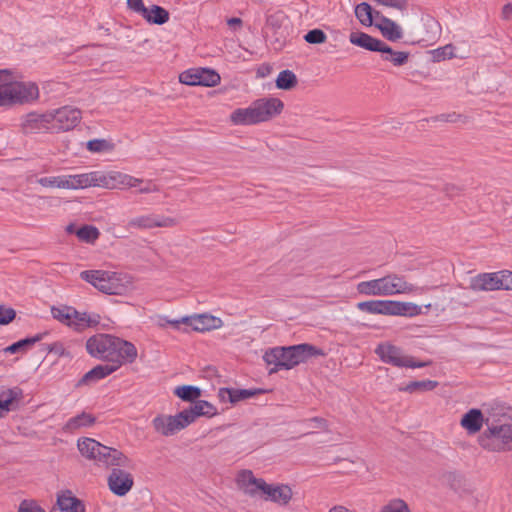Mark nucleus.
I'll use <instances>...</instances> for the list:
<instances>
[{
    "label": "nucleus",
    "instance_id": "1",
    "mask_svg": "<svg viewBox=\"0 0 512 512\" xmlns=\"http://www.w3.org/2000/svg\"><path fill=\"white\" fill-rule=\"evenodd\" d=\"M356 290L363 296L389 297L395 295L422 294L424 289L408 282L405 276L390 273L381 278L361 281Z\"/></svg>",
    "mask_w": 512,
    "mask_h": 512
},
{
    "label": "nucleus",
    "instance_id": "2",
    "mask_svg": "<svg viewBox=\"0 0 512 512\" xmlns=\"http://www.w3.org/2000/svg\"><path fill=\"white\" fill-rule=\"evenodd\" d=\"M321 350L310 344H299L288 347H274L267 350L263 356L267 365H274L270 373L281 369L290 370L309 357L322 355Z\"/></svg>",
    "mask_w": 512,
    "mask_h": 512
},
{
    "label": "nucleus",
    "instance_id": "3",
    "mask_svg": "<svg viewBox=\"0 0 512 512\" xmlns=\"http://www.w3.org/2000/svg\"><path fill=\"white\" fill-rule=\"evenodd\" d=\"M77 446L82 456L107 467L131 466V460L121 451L105 446L92 438L79 439Z\"/></svg>",
    "mask_w": 512,
    "mask_h": 512
},
{
    "label": "nucleus",
    "instance_id": "4",
    "mask_svg": "<svg viewBox=\"0 0 512 512\" xmlns=\"http://www.w3.org/2000/svg\"><path fill=\"white\" fill-rule=\"evenodd\" d=\"M80 278L99 291L110 295H121L131 286L129 276L113 271L86 270L80 273Z\"/></svg>",
    "mask_w": 512,
    "mask_h": 512
},
{
    "label": "nucleus",
    "instance_id": "5",
    "mask_svg": "<svg viewBox=\"0 0 512 512\" xmlns=\"http://www.w3.org/2000/svg\"><path fill=\"white\" fill-rule=\"evenodd\" d=\"M374 352L383 363L397 368H423L431 364V361H418L405 354L402 348L389 341L379 343Z\"/></svg>",
    "mask_w": 512,
    "mask_h": 512
},
{
    "label": "nucleus",
    "instance_id": "6",
    "mask_svg": "<svg viewBox=\"0 0 512 512\" xmlns=\"http://www.w3.org/2000/svg\"><path fill=\"white\" fill-rule=\"evenodd\" d=\"M480 444L484 449L500 452L512 449V424L488 425Z\"/></svg>",
    "mask_w": 512,
    "mask_h": 512
},
{
    "label": "nucleus",
    "instance_id": "7",
    "mask_svg": "<svg viewBox=\"0 0 512 512\" xmlns=\"http://www.w3.org/2000/svg\"><path fill=\"white\" fill-rule=\"evenodd\" d=\"M93 187L105 189H131L138 187L141 180L134 176L119 171L100 172L92 171Z\"/></svg>",
    "mask_w": 512,
    "mask_h": 512
},
{
    "label": "nucleus",
    "instance_id": "8",
    "mask_svg": "<svg viewBox=\"0 0 512 512\" xmlns=\"http://www.w3.org/2000/svg\"><path fill=\"white\" fill-rule=\"evenodd\" d=\"M116 336L97 334L86 342L87 352L95 358L113 361L115 358Z\"/></svg>",
    "mask_w": 512,
    "mask_h": 512
},
{
    "label": "nucleus",
    "instance_id": "9",
    "mask_svg": "<svg viewBox=\"0 0 512 512\" xmlns=\"http://www.w3.org/2000/svg\"><path fill=\"white\" fill-rule=\"evenodd\" d=\"M49 114L52 118V133L71 130L79 124L82 118L81 111L71 106L51 110Z\"/></svg>",
    "mask_w": 512,
    "mask_h": 512
},
{
    "label": "nucleus",
    "instance_id": "10",
    "mask_svg": "<svg viewBox=\"0 0 512 512\" xmlns=\"http://www.w3.org/2000/svg\"><path fill=\"white\" fill-rule=\"evenodd\" d=\"M154 430L163 436H172L189 426L183 412L176 415H158L152 420Z\"/></svg>",
    "mask_w": 512,
    "mask_h": 512
},
{
    "label": "nucleus",
    "instance_id": "11",
    "mask_svg": "<svg viewBox=\"0 0 512 512\" xmlns=\"http://www.w3.org/2000/svg\"><path fill=\"white\" fill-rule=\"evenodd\" d=\"M179 80L181 83L190 86H216L219 84L221 78L219 74L209 68H195L184 71L180 74Z\"/></svg>",
    "mask_w": 512,
    "mask_h": 512
},
{
    "label": "nucleus",
    "instance_id": "12",
    "mask_svg": "<svg viewBox=\"0 0 512 512\" xmlns=\"http://www.w3.org/2000/svg\"><path fill=\"white\" fill-rule=\"evenodd\" d=\"M283 102L277 98H262L251 103L256 123L266 122L283 110Z\"/></svg>",
    "mask_w": 512,
    "mask_h": 512
},
{
    "label": "nucleus",
    "instance_id": "13",
    "mask_svg": "<svg viewBox=\"0 0 512 512\" xmlns=\"http://www.w3.org/2000/svg\"><path fill=\"white\" fill-rule=\"evenodd\" d=\"M176 224L177 221L172 217L149 213L130 219L128 227L135 229L171 228Z\"/></svg>",
    "mask_w": 512,
    "mask_h": 512
},
{
    "label": "nucleus",
    "instance_id": "14",
    "mask_svg": "<svg viewBox=\"0 0 512 512\" xmlns=\"http://www.w3.org/2000/svg\"><path fill=\"white\" fill-rule=\"evenodd\" d=\"M13 105H23L36 101L39 98V88L31 81H17L12 74Z\"/></svg>",
    "mask_w": 512,
    "mask_h": 512
},
{
    "label": "nucleus",
    "instance_id": "15",
    "mask_svg": "<svg viewBox=\"0 0 512 512\" xmlns=\"http://www.w3.org/2000/svg\"><path fill=\"white\" fill-rule=\"evenodd\" d=\"M114 467L108 475L107 484L113 494L122 497L132 489L134 479L132 474L121 469L122 467Z\"/></svg>",
    "mask_w": 512,
    "mask_h": 512
},
{
    "label": "nucleus",
    "instance_id": "16",
    "mask_svg": "<svg viewBox=\"0 0 512 512\" xmlns=\"http://www.w3.org/2000/svg\"><path fill=\"white\" fill-rule=\"evenodd\" d=\"M51 114L49 111L45 113L30 112L22 117L21 127L22 130L27 134L51 132Z\"/></svg>",
    "mask_w": 512,
    "mask_h": 512
},
{
    "label": "nucleus",
    "instance_id": "17",
    "mask_svg": "<svg viewBox=\"0 0 512 512\" xmlns=\"http://www.w3.org/2000/svg\"><path fill=\"white\" fill-rule=\"evenodd\" d=\"M236 483L240 490L252 497L262 496L266 482L256 478L251 470H241L236 476Z\"/></svg>",
    "mask_w": 512,
    "mask_h": 512
},
{
    "label": "nucleus",
    "instance_id": "18",
    "mask_svg": "<svg viewBox=\"0 0 512 512\" xmlns=\"http://www.w3.org/2000/svg\"><path fill=\"white\" fill-rule=\"evenodd\" d=\"M23 398V391L21 388L15 387H0V418L5 417L11 411H15L20 401Z\"/></svg>",
    "mask_w": 512,
    "mask_h": 512
},
{
    "label": "nucleus",
    "instance_id": "19",
    "mask_svg": "<svg viewBox=\"0 0 512 512\" xmlns=\"http://www.w3.org/2000/svg\"><path fill=\"white\" fill-rule=\"evenodd\" d=\"M186 326L193 331L205 332L222 327V320L208 314H196L192 316H184Z\"/></svg>",
    "mask_w": 512,
    "mask_h": 512
},
{
    "label": "nucleus",
    "instance_id": "20",
    "mask_svg": "<svg viewBox=\"0 0 512 512\" xmlns=\"http://www.w3.org/2000/svg\"><path fill=\"white\" fill-rule=\"evenodd\" d=\"M183 414L188 424L193 423L198 417L211 418L217 414L216 407L206 400H197L189 408L184 409Z\"/></svg>",
    "mask_w": 512,
    "mask_h": 512
},
{
    "label": "nucleus",
    "instance_id": "21",
    "mask_svg": "<svg viewBox=\"0 0 512 512\" xmlns=\"http://www.w3.org/2000/svg\"><path fill=\"white\" fill-rule=\"evenodd\" d=\"M262 497L267 501H272L279 505H286L292 498V490L287 485L266 483Z\"/></svg>",
    "mask_w": 512,
    "mask_h": 512
},
{
    "label": "nucleus",
    "instance_id": "22",
    "mask_svg": "<svg viewBox=\"0 0 512 512\" xmlns=\"http://www.w3.org/2000/svg\"><path fill=\"white\" fill-rule=\"evenodd\" d=\"M138 356L137 348L129 341L116 337L114 364L133 363Z\"/></svg>",
    "mask_w": 512,
    "mask_h": 512
},
{
    "label": "nucleus",
    "instance_id": "23",
    "mask_svg": "<svg viewBox=\"0 0 512 512\" xmlns=\"http://www.w3.org/2000/svg\"><path fill=\"white\" fill-rule=\"evenodd\" d=\"M499 272L481 273L473 277L470 287L474 291H495L500 290Z\"/></svg>",
    "mask_w": 512,
    "mask_h": 512
},
{
    "label": "nucleus",
    "instance_id": "24",
    "mask_svg": "<svg viewBox=\"0 0 512 512\" xmlns=\"http://www.w3.org/2000/svg\"><path fill=\"white\" fill-rule=\"evenodd\" d=\"M100 320L101 317L97 313L80 312L74 308L70 327L81 332L87 328L96 327L100 323Z\"/></svg>",
    "mask_w": 512,
    "mask_h": 512
},
{
    "label": "nucleus",
    "instance_id": "25",
    "mask_svg": "<svg viewBox=\"0 0 512 512\" xmlns=\"http://www.w3.org/2000/svg\"><path fill=\"white\" fill-rule=\"evenodd\" d=\"M93 187L92 172L82 174H63L62 189L80 190Z\"/></svg>",
    "mask_w": 512,
    "mask_h": 512
},
{
    "label": "nucleus",
    "instance_id": "26",
    "mask_svg": "<svg viewBox=\"0 0 512 512\" xmlns=\"http://www.w3.org/2000/svg\"><path fill=\"white\" fill-rule=\"evenodd\" d=\"M422 314V307L413 302L390 300V316L415 317Z\"/></svg>",
    "mask_w": 512,
    "mask_h": 512
},
{
    "label": "nucleus",
    "instance_id": "27",
    "mask_svg": "<svg viewBox=\"0 0 512 512\" xmlns=\"http://www.w3.org/2000/svg\"><path fill=\"white\" fill-rule=\"evenodd\" d=\"M12 73L0 70V107L13 106Z\"/></svg>",
    "mask_w": 512,
    "mask_h": 512
},
{
    "label": "nucleus",
    "instance_id": "28",
    "mask_svg": "<svg viewBox=\"0 0 512 512\" xmlns=\"http://www.w3.org/2000/svg\"><path fill=\"white\" fill-rule=\"evenodd\" d=\"M53 510L62 512H84V506L70 491H65L58 495L57 505Z\"/></svg>",
    "mask_w": 512,
    "mask_h": 512
},
{
    "label": "nucleus",
    "instance_id": "29",
    "mask_svg": "<svg viewBox=\"0 0 512 512\" xmlns=\"http://www.w3.org/2000/svg\"><path fill=\"white\" fill-rule=\"evenodd\" d=\"M376 26L381 31L382 35L390 41H397L403 37V31L400 25L387 17L381 16Z\"/></svg>",
    "mask_w": 512,
    "mask_h": 512
},
{
    "label": "nucleus",
    "instance_id": "30",
    "mask_svg": "<svg viewBox=\"0 0 512 512\" xmlns=\"http://www.w3.org/2000/svg\"><path fill=\"white\" fill-rule=\"evenodd\" d=\"M361 312L390 316V300H368L356 305Z\"/></svg>",
    "mask_w": 512,
    "mask_h": 512
},
{
    "label": "nucleus",
    "instance_id": "31",
    "mask_svg": "<svg viewBox=\"0 0 512 512\" xmlns=\"http://www.w3.org/2000/svg\"><path fill=\"white\" fill-rule=\"evenodd\" d=\"M460 423L469 434H475L483 426L482 412L479 409H471L463 415Z\"/></svg>",
    "mask_w": 512,
    "mask_h": 512
},
{
    "label": "nucleus",
    "instance_id": "32",
    "mask_svg": "<svg viewBox=\"0 0 512 512\" xmlns=\"http://www.w3.org/2000/svg\"><path fill=\"white\" fill-rule=\"evenodd\" d=\"M349 40L356 46L374 52H378L382 48L383 44V41L363 32L351 33Z\"/></svg>",
    "mask_w": 512,
    "mask_h": 512
},
{
    "label": "nucleus",
    "instance_id": "33",
    "mask_svg": "<svg viewBox=\"0 0 512 512\" xmlns=\"http://www.w3.org/2000/svg\"><path fill=\"white\" fill-rule=\"evenodd\" d=\"M283 20L284 15L282 13H275L269 15L266 20L267 29H272L276 34L274 41L275 49H281L285 44V36L283 31L281 30Z\"/></svg>",
    "mask_w": 512,
    "mask_h": 512
},
{
    "label": "nucleus",
    "instance_id": "34",
    "mask_svg": "<svg viewBox=\"0 0 512 512\" xmlns=\"http://www.w3.org/2000/svg\"><path fill=\"white\" fill-rule=\"evenodd\" d=\"M141 16L150 24L163 25L169 21V12L161 6L151 5L145 8Z\"/></svg>",
    "mask_w": 512,
    "mask_h": 512
},
{
    "label": "nucleus",
    "instance_id": "35",
    "mask_svg": "<svg viewBox=\"0 0 512 512\" xmlns=\"http://www.w3.org/2000/svg\"><path fill=\"white\" fill-rule=\"evenodd\" d=\"M96 418L87 412H82L72 418H70L64 425L63 430L65 432L73 433L81 428L91 427L94 425Z\"/></svg>",
    "mask_w": 512,
    "mask_h": 512
},
{
    "label": "nucleus",
    "instance_id": "36",
    "mask_svg": "<svg viewBox=\"0 0 512 512\" xmlns=\"http://www.w3.org/2000/svg\"><path fill=\"white\" fill-rule=\"evenodd\" d=\"M119 368V363L114 364L113 362L110 364L98 365L88 371L82 378V383H91L96 382L105 378L106 376L112 374Z\"/></svg>",
    "mask_w": 512,
    "mask_h": 512
},
{
    "label": "nucleus",
    "instance_id": "37",
    "mask_svg": "<svg viewBox=\"0 0 512 512\" xmlns=\"http://www.w3.org/2000/svg\"><path fill=\"white\" fill-rule=\"evenodd\" d=\"M47 333H38L35 336L27 337L25 339H21L6 348L3 349L5 353L15 354V353H26L29 349H31L37 342L41 341Z\"/></svg>",
    "mask_w": 512,
    "mask_h": 512
},
{
    "label": "nucleus",
    "instance_id": "38",
    "mask_svg": "<svg viewBox=\"0 0 512 512\" xmlns=\"http://www.w3.org/2000/svg\"><path fill=\"white\" fill-rule=\"evenodd\" d=\"M382 54V59L392 63L394 66H403L409 59V53L405 51H395L383 42L382 48L378 51Z\"/></svg>",
    "mask_w": 512,
    "mask_h": 512
},
{
    "label": "nucleus",
    "instance_id": "39",
    "mask_svg": "<svg viewBox=\"0 0 512 512\" xmlns=\"http://www.w3.org/2000/svg\"><path fill=\"white\" fill-rule=\"evenodd\" d=\"M230 121L234 125H254L257 124L253 115L251 105L247 108H238L230 115Z\"/></svg>",
    "mask_w": 512,
    "mask_h": 512
},
{
    "label": "nucleus",
    "instance_id": "40",
    "mask_svg": "<svg viewBox=\"0 0 512 512\" xmlns=\"http://www.w3.org/2000/svg\"><path fill=\"white\" fill-rule=\"evenodd\" d=\"M174 394L183 401L194 403L201 396V389L192 385L178 386Z\"/></svg>",
    "mask_w": 512,
    "mask_h": 512
},
{
    "label": "nucleus",
    "instance_id": "41",
    "mask_svg": "<svg viewBox=\"0 0 512 512\" xmlns=\"http://www.w3.org/2000/svg\"><path fill=\"white\" fill-rule=\"evenodd\" d=\"M75 234L80 241L93 244L98 240L100 231L93 225H83L75 231Z\"/></svg>",
    "mask_w": 512,
    "mask_h": 512
},
{
    "label": "nucleus",
    "instance_id": "42",
    "mask_svg": "<svg viewBox=\"0 0 512 512\" xmlns=\"http://www.w3.org/2000/svg\"><path fill=\"white\" fill-rule=\"evenodd\" d=\"M73 310L70 306L52 307L51 314L54 319L70 327Z\"/></svg>",
    "mask_w": 512,
    "mask_h": 512
},
{
    "label": "nucleus",
    "instance_id": "43",
    "mask_svg": "<svg viewBox=\"0 0 512 512\" xmlns=\"http://www.w3.org/2000/svg\"><path fill=\"white\" fill-rule=\"evenodd\" d=\"M297 83L295 74L290 70H283L276 79V86L279 89L289 90Z\"/></svg>",
    "mask_w": 512,
    "mask_h": 512
},
{
    "label": "nucleus",
    "instance_id": "44",
    "mask_svg": "<svg viewBox=\"0 0 512 512\" xmlns=\"http://www.w3.org/2000/svg\"><path fill=\"white\" fill-rule=\"evenodd\" d=\"M437 386L438 382L433 380L413 381L407 384L402 390L409 393L416 391H431Z\"/></svg>",
    "mask_w": 512,
    "mask_h": 512
},
{
    "label": "nucleus",
    "instance_id": "45",
    "mask_svg": "<svg viewBox=\"0 0 512 512\" xmlns=\"http://www.w3.org/2000/svg\"><path fill=\"white\" fill-rule=\"evenodd\" d=\"M355 15L364 25L372 24V8L369 4L363 2L356 6Z\"/></svg>",
    "mask_w": 512,
    "mask_h": 512
},
{
    "label": "nucleus",
    "instance_id": "46",
    "mask_svg": "<svg viewBox=\"0 0 512 512\" xmlns=\"http://www.w3.org/2000/svg\"><path fill=\"white\" fill-rule=\"evenodd\" d=\"M380 512H411L406 502L402 499H392L384 505Z\"/></svg>",
    "mask_w": 512,
    "mask_h": 512
},
{
    "label": "nucleus",
    "instance_id": "47",
    "mask_svg": "<svg viewBox=\"0 0 512 512\" xmlns=\"http://www.w3.org/2000/svg\"><path fill=\"white\" fill-rule=\"evenodd\" d=\"M454 46L447 44L443 47L437 48L433 51V57L436 61H442L445 59H452L455 57Z\"/></svg>",
    "mask_w": 512,
    "mask_h": 512
},
{
    "label": "nucleus",
    "instance_id": "48",
    "mask_svg": "<svg viewBox=\"0 0 512 512\" xmlns=\"http://www.w3.org/2000/svg\"><path fill=\"white\" fill-rule=\"evenodd\" d=\"M37 183L45 188L62 189L63 175L41 177Z\"/></svg>",
    "mask_w": 512,
    "mask_h": 512
},
{
    "label": "nucleus",
    "instance_id": "49",
    "mask_svg": "<svg viewBox=\"0 0 512 512\" xmlns=\"http://www.w3.org/2000/svg\"><path fill=\"white\" fill-rule=\"evenodd\" d=\"M304 39L310 44H322L326 41L327 36L321 29H313L305 34Z\"/></svg>",
    "mask_w": 512,
    "mask_h": 512
},
{
    "label": "nucleus",
    "instance_id": "50",
    "mask_svg": "<svg viewBox=\"0 0 512 512\" xmlns=\"http://www.w3.org/2000/svg\"><path fill=\"white\" fill-rule=\"evenodd\" d=\"M307 431L306 434L312 433L313 430H326L327 424L323 418L314 417L304 421Z\"/></svg>",
    "mask_w": 512,
    "mask_h": 512
},
{
    "label": "nucleus",
    "instance_id": "51",
    "mask_svg": "<svg viewBox=\"0 0 512 512\" xmlns=\"http://www.w3.org/2000/svg\"><path fill=\"white\" fill-rule=\"evenodd\" d=\"M257 393V390L232 388V403H237L241 400L251 398L255 396Z\"/></svg>",
    "mask_w": 512,
    "mask_h": 512
},
{
    "label": "nucleus",
    "instance_id": "52",
    "mask_svg": "<svg viewBox=\"0 0 512 512\" xmlns=\"http://www.w3.org/2000/svg\"><path fill=\"white\" fill-rule=\"evenodd\" d=\"M409 0H373L378 5L394 8L399 11H405Z\"/></svg>",
    "mask_w": 512,
    "mask_h": 512
},
{
    "label": "nucleus",
    "instance_id": "53",
    "mask_svg": "<svg viewBox=\"0 0 512 512\" xmlns=\"http://www.w3.org/2000/svg\"><path fill=\"white\" fill-rule=\"evenodd\" d=\"M142 182L140 184V186L138 187H135L137 189V191L141 194H149V193H155V192H159V187L158 185L152 181V180H144L142 178H139Z\"/></svg>",
    "mask_w": 512,
    "mask_h": 512
},
{
    "label": "nucleus",
    "instance_id": "54",
    "mask_svg": "<svg viewBox=\"0 0 512 512\" xmlns=\"http://www.w3.org/2000/svg\"><path fill=\"white\" fill-rule=\"evenodd\" d=\"M16 312L13 308L0 305V324L7 325L14 320Z\"/></svg>",
    "mask_w": 512,
    "mask_h": 512
},
{
    "label": "nucleus",
    "instance_id": "55",
    "mask_svg": "<svg viewBox=\"0 0 512 512\" xmlns=\"http://www.w3.org/2000/svg\"><path fill=\"white\" fill-rule=\"evenodd\" d=\"M500 290H512V272L503 270L499 271Z\"/></svg>",
    "mask_w": 512,
    "mask_h": 512
},
{
    "label": "nucleus",
    "instance_id": "56",
    "mask_svg": "<svg viewBox=\"0 0 512 512\" xmlns=\"http://www.w3.org/2000/svg\"><path fill=\"white\" fill-rule=\"evenodd\" d=\"M109 147V144L106 140L103 139H94L90 140L87 143V149L91 152H101L104 150H107Z\"/></svg>",
    "mask_w": 512,
    "mask_h": 512
},
{
    "label": "nucleus",
    "instance_id": "57",
    "mask_svg": "<svg viewBox=\"0 0 512 512\" xmlns=\"http://www.w3.org/2000/svg\"><path fill=\"white\" fill-rule=\"evenodd\" d=\"M18 512H45L34 502L23 501L18 509Z\"/></svg>",
    "mask_w": 512,
    "mask_h": 512
},
{
    "label": "nucleus",
    "instance_id": "58",
    "mask_svg": "<svg viewBox=\"0 0 512 512\" xmlns=\"http://www.w3.org/2000/svg\"><path fill=\"white\" fill-rule=\"evenodd\" d=\"M127 5L132 11L139 15H141L142 12H145L146 6H144L142 0H127Z\"/></svg>",
    "mask_w": 512,
    "mask_h": 512
},
{
    "label": "nucleus",
    "instance_id": "59",
    "mask_svg": "<svg viewBox=\"0 0 512 512\" xmlns=\"http://www.w3.org/2000/svg\"><path fill=\"white\" fill-rule=\"evenodd\" d=\"M218 396L221 401L232 403V388L219 389Z\"/></svg>",
    "mask_w": 512,
    "mask_h": 512
},
{
    "label": "nucleus",
    "instance_id": "60",
    "mask_svg": "<svg viewBox=\"0 0 512 512\" xmlns=\"http://www.w3.org/2000/svg\"><path fill=\"white\" fill-rule=\"evenodd\" d=\"M161 321H166V323H169V325H172L174 328L178 329L181 324L186 325V322L184 321V317H181L179 319H168L166 316H160Z\"/></svg>",
    "mask_w": 512,
    "mask_h": 512
},
{
    "label": "nucleus",
    "instance_id": "61",
    "mask_svg": "<svg viewBox=\"0 0 512 512\" xmlns=\"http://www.w3.org/2000/svg\"><path fill=\"white\" fill-rule=\"evenodd\" d=\"M502 16L505 19H509L512 17V5L506 4L502 9Z\"/></svg>",
    "mask_w": 512,
    "mask_h": 512
},
{
    "label": "nucleus",
    "instance_id": "62",
    "mask_svg": "<svg viewBox=\"0 0 512 512\" xmlns=\"http://www.w3.org/2000/svg\"><path fill=\"white\" fill-rule=\"evenodd\" d=\"M241 23H242L241 19L240 18H236V17H233V18H230V19L227 20V24L230 27L240 26Z\"/></svg>",
    "mask_w": 512,
    "mask_h": 512
},
{
    "label": "nucleus",
    "instance_id": "63",
    "mask_svg": "<svg viewBox=\"0 0 512 512\" xmlns=\"http://www.w3.org/2000/svg\"><path fill=\"white\" fill-rule=\"evenodd\" d=\"M329 512H352L351 510L347 509L344 506H335L329 510Z\"/></svg>",
    "mask_w": 512,
    "mask_h": 512
},
{
    "label": "nucleus",
    "instance_id": "64",
    "mask_svg": "<svg viewBox=\"0 0 512 512\" xmlns=\"http://www.w3.org/2000/svg\"><path fill=\"white\" fill-rule=\"evenodd\" d=\"M76 230L77 229H75V226L73 224L68 225L67 228H66V231L68 233H75Z\"/></svg>",
    "mask_w": 512,
    "mask_h": 512
}]
</instances>
